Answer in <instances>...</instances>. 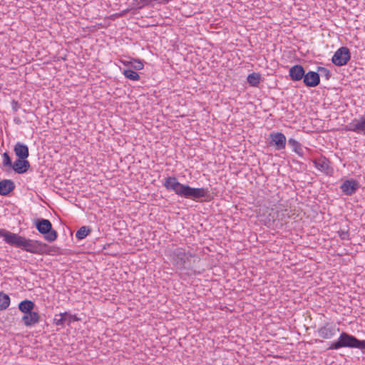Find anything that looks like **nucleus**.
Returning <instances> with one entry per match:
<instances>
[{
  "instance_id": "nucleus-3",
  "label": "nucleus",
  "mask_w": 365,
  "mask_h": 365,
  "mask_svg": "<svg viewBox=\"0 0 365 365\" xmlns=\"http://www.w3.org/2000/svg\"><path fill=\"white\" fill-rule=\"evenodd\" d=\"M197 256L183 247H177L171 251L173 264L180 271H192Z\"/></svg>"
},
{
  "instance_id": "nucleus-26",
  "label": "nucleus",
  "mask_w": 365,
  "mask_h": 365,
  "mask_svg": "<svg viewBox=\"0 0 365 365\" xmlns=\"http://www.w3.org/2000/svg\"><path fill=\"white\" fill-rule=\"evenodd\" d=\"M128 64L135 70H142L143 68V63L139 60H134L133 61L129 62Z\"/></svg>"
},
{
  "instance_id": "nucleus-30",
  "label": "nucleus",
  "mask_w": 365,
  "mask_h": 365,
  "mask_svg": "<svg viewBox=\"0 0 365 365\" xmlns=\"http://www.w3.org/2000/svg\"><path fill=\"white\" fill-rule=\"evenodd\" d=\"M12 104H13V109L16 111L18 110V108H19V105H18V103L16 102V101H13L12 102Z\"/></svg>"
},
{
  "instance_id": "nucleus-29",
  "label": "nucleus",
  "mask_w": 365,
  "mask_h": 365,
  "mask_svg": "<svg viewBox=\"0 0 365 365\" xmlns=\"http://www.w3.org/2000/svg\"><path fill=\"white\" fill-rule=\"evenodd\" d=\"M339 235L340 237V238L341 240H349V232L348 231H346V230H340L339 232Z\"/></svg>"
},
{
  "instance_id": "nucleus-4",
  "label": "nucleus",
  "mask_w": 365,
  "mask_h": 365,
  "mask_svg": "<svg viewBox=\"0 0 365 365\" xmlns=\"http://www.w3.org/2000/svg\"><path fill=\"white\" fill-rule=\"evenodd\" d=\"M343 347L357 348L365 353V340H359L354 336L342 332L338 339L332 342L328 349H339Z\"/></svg>"
},
{
  "instance_id": "nucleus-24",
  "label": "nucleus",
  "mask_w": 365,
  "mask_h": 365,
  "mask_svg": "<svg viewBox=\"0 0 365 365\" xmlns=\"http://www.w3.org/2000/svg\"><path fill=\"white\" fill-rule=\"evenodd\" d=\"M91 232V230L86 226L81 227L76 233V237L78 240L84 239Z\"/></svg>"
},
{
  "instance_id": "nucleus-14",
  "label": "nucleus",
  "mask_w": 365,
  "mask_h": 365,
  "mask_svg": "<svg viewBox=\"0 0 365 365\" xmlns=\"http://www.w3.org/2000/svg\"><path fill=\"white\" fill-rule=\"evenodd\" d=\"M27 158H18L14 161L11 168L18 174H23L27 172L30 168V163Z\"/></svg>"
},
{
  "instance_id": "nucleus-17",
  "label": "nucleus",
  "mask_w": 365,
  "mask_h": 365,
  "mask_svg": "<svg viewBox=\"0 0 365 365\" xmlns=\"http://www.w3.org/2000/svg\"><path fill=\"white\" fill-rule=\"evenodd\" d=\"M15 188L14 182L11 180H3L0 181V195H7Z\"/></svg>"
},
{
  "instance_id": "nucleus-27",
  "label": "nucleus",
  "mask_w": 365,
  "mask_h": 365,
  "mask_svg": "<svg viewBox=\"0 0 365 365\" xmlns=\"http://www.w3.org/2000/svg\"><path fill=\"white\" fill-rule=\"evenodd\" d=\"M317 71L319 72V75L324 76L326 79H329L330 77V71L324 67L319 66L317 68Z\"/></svg>"
},
{
  "instance_id": "nucleus-18",
  "label": "nucleus",
  "mask_w": 365,
  "mask_h": 365,
  "mask_svg": "<svg viewBox=\"0 0 365 365\" xmlns=\"http://www.w3.org/2000/svg\"><path fill=\"white\" fill-rule=\"evenodd\" d=\"M288 145L292 148V150L299 156H304V150L302 144L294 138L288 140Z\"/></svg>"
},
{
  "instance_id": "nucleus-6",
  "label": "nucleus",
  "mask_w": 365,
  "mask_h": 365,
  "mask_svg": "<svg viewBox=\"0 0 365 365\" xmlns=\"http://www.w3.org/2000/svg\"><path fill=\"white\" fill-rule=\"evenodd\" d=\"M350 59L351 53L349 49L346 46H342L334 53L331 61L337 66H342L347 64Z\"/></svg>"
},
{
  "instance_id": "nucleus-31",
  "label": "nucleus",
  "mask_w": 365,
  "mask_h": 365,
  "mask_svg": "<svg viewBox=\"0 0 365 365\" xmlns=\"http://www.w3.org/2000/svg\"><path fill=\"white\" fill-rule=\"evenodd\" d=\"M1 88V84L0 83V89Z\"/></svg>"
},
{
  "instance_id": "nucleus-11",
  "label": "nucleus",
  "mask_w": 365,
  "mask_h": 365,
  "mask_svg": "<svg viewBox=\"0 0 365 365\" xmlns=\"http://www.w3.org/2000/svg\"><path fill=\"white\" fill-rule=\"evenodd\" d=\"M303 82L307 87H315L320 83L319 73L317 72L309 71L304 73Z\"/></svg>"
},
{
  "instance_id": "nucleus-1",
  "label": "nucleus",
  "mask_w": 365,
  "mask_h": 365,
  "mask_svg": "<svg viewBox=\"0 0 365 365\" xmlns=\"http://www.w3.org/2000/svg\"><path fill=\"white\" fill-rule=\"evenodd\" d=\"M0 237L6 243L21 248L28 252L36 255L48 254V245L41 241L27 239L18 234L0 229Z\"/></svg>"
},
{
  "instance_id": "nucleus-5",
  "label": "nucleus",
  "mask_w": 365,
  "mask_h": 365,
  "mask_svg": "<svg viewBox=\"0 0 365 365\" xmlns=\"http://www.w3.org/2000/svg\"><path fill=\"white\" fill-rule=\"evenodd\" d=\"M36 227L38 231L44 235V238L48 242H53L57 238V232L52 230V225L48 220L39 219L37 220L36 223Z\"/></svg>"
},
{
  "instance_id": "nucleus-7",
  "label": "nucleus",
  "mask_w": 365,
  "mask_h": 365,
  "mask_svg": "<svg viewBox=\"0 0 365 365\" xmlns=\"http://www.w3.org/2000/svg\"><path fill=\"white\" fill-rule=\"evenodd\" d=\"M268 145L274 147L277 150H281L286 148L287 139L285 135L280 132H272L269 135Z\"/></svg>"
},
{
  "instance_id": "nucleus-2",
  "label": "nucleus",
  "mask_w": 365,
  "mask_h": 365,
  "mask_svg": "<svg viewBox=\"0 0 365 365\" xmlns=\"http://www.w3.org/2000/svg\"><path fill=\"white\" fill-rule=\"evenodd\" d=\"M163 185L167 190L174 191L178 196L195 201L202 198L207 200L210 197L208 188L192 187L188 185L180 183L175 177L166 178Z\"/></svg>"
},
{
  "instance_id": "nucleus-25",
  "label": "nucleus",
  "mask_w": 365,
  "mask_h": 365,
  "mask_svg": "<svg viewBox=\"0 0 365 365\" xmlns=\"http://www.w3.org/2000/svg\"><path fill=\"white\" fill-rule=\"evenodd\" d=\"M2 158H3V162H2L3 166L9 167V168H11L13 163L11 162V159L10 156L9 155L8 153H6V152L4 153L2 155Z\"/></svg>"
},
{
  "instance_id": "nucleus-8",
  "label": "nucleus",
  "mask_w": 365,
  "mask_h": 365,
  "mask_svg": "<svg viewBox=\"0 0 365 365\" xmlns=\"http://www.w3.org/2000/svg\"><path fill=\"white\" fill-rule=\"evenodd\" d=\"M79 320L80 319L78 318L76 315L65 312L55 314L53 318V324L56 326L64 327L66 324L70 325L72 322H78Z\"/></svg>"
},
{
  "instance_id": "nucleus-9",
  "label": "nucleus",
  "mask_w": 365,
  "mask_h": 365,
  "mask_svg": "<svg viewBox=\"0 0 365 365\" xmlns=\"http://www.w3.org/2000/svg\"><path fill=\"white\" fill-rule=\"evenodd\" d=\"M339 331V329L336 328L335 324L326 322L323 326L317 329V332L319 336L325 339H329L334 336Z\"/></svg>"
},
{
  "instance_id": "nucleus-22",
  "label": "nucleus",
  "mask_w": 365,
  "mask_h": 365,
  "mask_svg": "<svg viewBox=\"0 0 365 365\" xmlns=\"http://www.w3.org/2000/svg\"><path fill=\"white\" fill-rule=\"evenodd\" d=\"M292 210L287 208L278 210L277 212V218L279 220L286 222V219L290 217Z\"/></svg>"
},
{
  "instance_id": "nucleus-15",
  "label": "nucleus",
  "mask_w": 365,
  "mask_h": 365,
  "mask_svg": "<svg viewBox=\"0 0 365 365\" xmlns=\"http://www.w3.org/2000/svg\"><path fill=\"white\" fill-rule=\"evenodd\" d=\"M304 73L305 71L301 65H294L289 70L290 78L294 81H298L303 79Z\"/></svg>"
},
{
  "instance_id": "nucleus-19",
  "label": "nucleus",
  "mask_w": 365,
  "mask_h": 365,
  "mask_svg": "<svg viewBox=\"0 0 365 365\" xmlns=\"http://www.w3.org/2000/svg\"><path fill=\"white\" fill-rule=\"evenodd\" d=\"M34 307V303L28 299L24 300L19 304V309L24 314L32 312Z\"/></svg>"
},
{
  "instance_id": "nucleus-20",
  "label": "nucleus",
  "mask_w": 365,
  "mask_h": 365,
  "mask_svg": "<svg viewBox=\"0 0 365 365\" xmlns=\"http://www.w3.org/2000/svg\"><path fill=\"white\" fill-rule=\"evenodd\" d=\"M247 81L251 86L257 87L262 81V77L259 73H252L248 75Z\"/></svg>"
},
{
  "instance_id": "nucleus-23",
  "label": "nucleus",
  "mask_w": 365,
  "mask_h": 365,
  "mask_svg": "<svg viewBox=\"0 0 365 365\" xmlns=\"http://www.w3.org/2000/svg\"><path fill=\"white\" fill-rule=\"evenodd\" d=\"M124 76L131 81H138L140 79L139 74L131 69H125L123 71Z\"/></svg>"
},
{
  "instance_id": "nucleus-13",
  "label": "nucleus",
  "mask_w": 365,
  "mask_h": 365,
  "mask_svg": "<svg viewBox=\"0 0 365 365\" xmlns=\"http://www.w3.org/2000/svg\"><path fill=\"white\" fill-rule=\"evenodd\" d=\"M41 317L37 312H31L23 315L21 320L27 327H31L40 322Z\"/></svg>"
},
{
  "instance_id": "nucleus-12",
  "label": "nucleus",
  "mask_w": 365,
  "mask_h": 365,
  "mask_svg": "<svg viewBox=\"0 0 365 365\" xmlns=\"http://www.w3.org/2000/svg\"><path fill=\"white\" fill-rule=\"evenodd\" d=\"M359 187V182L354 180H345L340 187L342 192L346 195H353L356 192Z\"/></svg>"
},
{
  "instance_id": "nucleus-16",
  "label": "nucleus",
  "mask_w": 365,
  "mask_h": 365,
  "mask_svg": "<svg viewBox=\"0 0 365 365\" xmlns=\"http://www.w3.org/2000/svg\"><path fill=\"white\" fill-rule=\"evenodd\" d=\"M14 151L18 158H27L29 155L28 146L21 142L16 143L14 148Z\"/></svg>"
},
{
  "instance_id": "nucleus-28",
  "label": "nucleus",
  "mask_w": 365,
  "mask_h": 365,
  "mask_svg": "<svg viewBox=\"0 0 365 365\" xmlns=\"http://www.w3.org/2000/svg\"><path fill=\"white\" fill-rule=\"evenodd\" d=\"M154 2H156L158 4H162V0H140V3L142 4V5L140 6V8L148 6L153 4Z\"/></svg>"
},
{
  "instance_id": "nucleus-10",
  "label": "nucleus",
  "mask_w": 365,
  "mask_h": 365,
  "mask_svg": "<svg viewBox=\"0 0 365 365\" xmlns=\"http://www.w3.org/2000/svg\"><path fill=\"white\" fill-rule=\"evenodd\" d=\"M315 168L326 175H330L333 170L330 166L329 160L324 156H320L312 160Z\"/></svg>"
},
{
  "instance_id": "nucleus-21",
  "label": "nucleus",
  "mask_w": 365,
  "mask_h": 365,
  "mask_svg": "<svg viewBox=\"0 0 365 365\" xmlns=\"http://www.w3.org/2000/svg\"><path fill=\"white\" fill-rule=\"evenodd\" d=\"M10 304V297L8 294L0 292V310L6 309Z\"/></svg>"
}]
</instances>
